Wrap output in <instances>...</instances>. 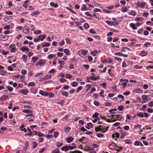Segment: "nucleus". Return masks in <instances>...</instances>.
<instances>
[{
  "mask_svg": "<svg viewBox=\"0 0 153 153\" xmlns=\"http://www.w3.org/2000/svg\"><path fill=\"white\" fill-rule=\"evenodd\" d=\"M75 148V146H63L61 148L62 151L64 150L65 152H66L69 150H72Z\"/></svg>",
  "mask_w": 153,
  "mask_h": 153,
  "instance_id": "f257e3e1",
  "label": "nucleus"
},
{
  "mask_svg": "<svg viewBox=\"0 0 153 153\" xmlns=\"http://www.w3.org/2000/svg\"><path fill=\"white\" fill-rule=\"evenodd\" d=\"M107 130V128H103L101 126H98L96 127L95 128V131H101L102 133L105 132Z\"/></svg>",
  "mask_w": 153,
  "mask_h": 153,
  "instance_id": "f03ea898",
  "label": "nucleus"
},
{
  "mask_svg": "<svg viewBox=\"0 0 153 153\" xmlns=\"http://www.w3.org/2000/svg\"><path fill=\"white\" fill-rule=\"evenodd\" d=\"M111 117H113L112 119L113 120L112 121V122H114L116 120L120 121L122 119V118L120 115H114L113 114L111 115Z\"/></svg>",
  "mask_w": 153,
  "mask_h": 153,
  "instance_id": "7ed1b4c3",
  "label": "nucleus"
},
{
  "mask_svg": "<svg viewBox=\"0 0 153 153\" xmlns=\"http://www.w3.org/2000/svg\"><path fill=\"white\" fill-rule=\"evenodd\" d=\"M9 49L11 52H15L17 51V48L14 44H12L9 47Z\"/></svg>",
  "mask_w": 153,
  "mask_h": 153,
  "instance_id": "20e7f679",
  "label": "nucleus"
},
{
  "mask_svg": "<svg viewBox=\"0 0 153 153\" xmlns=\"http://www.w3.org/2000/svg\"><path fill=\"white\" fill-rule=\"evenodd\" d=\"M88 52V51H87L81 50L79 51L78 53L80 56H85L87 54Z\"/></svg>",
  "mask_w": 153,
  "mask_h": 153,
  "instance_id": "39448f33",
  "label": "nucleus"
},
{
  "mask_svg": "<svg viewBox=\"0 0 153 153\" xmlns=\"http://www.w3.org/2000/svg\"><path fill=\"white\" fill-rule=\"evenodd\" d=\"M142 98L144 103L148 102L151 100L150 98L149 97L148 95H143L142 96Z\"/></svg>",
  "mask_w": 153,
  "mask_h": 153,
  "instance_id": "423d86ee",
  "label": "nucleus"
},
{
  "mask_svg": "<svg viewBox=\"0 0 153 153\" xmlns=\"http://www.w3.org/2000/svg\"><path fill=\"white\" fill-rule=\"evenodd\" d=\"M146 4V3L144 2H138L136 4V7H143Z\"/></svg>",
  "mask_w": 153,
  "mask_h": 153,
  "instance_id": "0eeeda50",
  "label": "nucleus"
},
{
  "mask_svg": "<svg viewBox=\"0 0 153 153\" xmlns=\"http://www.w3.org/2000/svg\"><path fill=\"white\" fill-rule=\"evenodd\" d=\"M4 20L5 22L9 23L13 21V18L11 16H7L4 18Z\"/></svg>",
  "mask_w": 153,
  "mask_h": 153,
  "instance_id": "6e6552de",
  "label": "nucleus"
},
{
  "mask_svg": "<svg viewBox=\"0 0 153 153\" xmlns=\"http://www.w3.org/2000/svg\"><path fill=\"white\" fill-rule=\"evenodd\" d=\"M116 144L114 143H112L109 145V147L110 149L111 150L114 149L116 147Z\"/></svg>",
  "mask_w": 153,
  "mask_h": 153,
  "instance_id": "1a4fd4ad",
  "label": "nucleus"
},
{
  "mask_svg": "<svg viewBox=\"0 0 153 153\" xmlns=\"http://www.w3.org/2000/svg\"><path fill=\"white\" fill-rule=\"evenodd\" d=\"M133 92L138 94H141L143 92L142 90L140 89L139 88H137L133 91Z\"/></svg>",
  "mask_w": 153,
  "mask_h": 153,
  "instance_id": "9d476101",
  "label": "nucleus"
},
{
  "mask_svg": "<svg viewBox=\"0 0 153 153\" xmlns=\"http://www.w3.org/2000/svg\"><path fill=\"white\" fill-rule=\"evenodd\" d=\"M29 31V28L27 26H25L23 29V32L25 33H27Z\"/></svg>",
  "mask_w": 153,
  "mask_h": 153,
  "instance_id": "9b49d317",
  "label": "nucleus"
},
{
  "mask_svg": "<svg viewBox=\"0 0 153 153\" xmlns=\"http://www.w3.org/2000/svg\"><path fill=\"white\" fill-rule=\"evenodd\" d=\"M8 97V96L7 95H3L0 97V100L1 101H3L7 100Z\"/></svg>",
  "mask_w": 153,
  "mask_h": 153,
  "instance_id": "f8f14e48",
  "label": "nucleus"
},
{
  "mask_svg": "<svg viewBox=\"0 0 153 153\" xmlns=\"http://www.w3.org/2000/svg\"><path fill=\"white\" fill-rule=\"evenodd\" d=\"M21 50L23 52H27L29 51V48L25 46L22 47Z\"/></svg>",
  "mask_w": 153,
  "mask_h": 153,
  "instance_id": "ddd939ff",
  "label": "nucleus"
},
{
  "mask_svg": "<svg viewBox=\"0 0 153 153\" xmlns=\"http://www.w3.org/2000/svg\"><path fill=\"white\" fill-rule=\"evenodd\" d=\"M92 148H91V147H89L88 149H87V151H88L89 150H93L94 149V148H97L98 146V145L96 144H93L92 145Z\"/></svg>",
  "mask_w": 153,
  "mask_h": 153,
  "instance_id": "4468645a",
  "label": "nucleus"
},
{
  "mask_svg": "<svg viewBox=\"0 0 153 153\" xmlns=\"http://www.w3.org/2000/svg\"><path fill=\"white\" fill-rule=\"evenodd\" d=\"M73 140L74 138L73 137H69L66 138V141L68 143H70Z\"/></svg>",
  "mask_w": 153,
  "mask_h": 153,
  "instance_id": "2eb2a0df",
  "label": "nucleus"
},
{
  "mask_svg": "<svg viewBox=\"0 0 153 153\" xmlns=\"http://www.w3.org/2000/svg\"><path fill=\"white\" fill-rule=\"evenodd\" d=\"M39 65L41 66L44 65L46 63V62L45 61L42 59H40L39 61Z\"/></svg>",
  "mask_w": 153,
  "mask_h": 153,
  "instance_id": "dca6fc26",
  "label": "nucleus"
},
{
  "mask_svg": "<svg viewBox=\"0 0 153 153\" xmlns=\"http://www.w3.org/2000/svg\"><path fill=\"white\" fill-rule=\"evenodd\" d=\"M99 52L97 51H91V55H92V56H95L97 55V54Z\"/></svg>",
  "mask_w": 153,
  "mask_h": 153,
  "instance_id": "f3484780",
  "label": "nucleus"
},
{
  "mask_svg": "<svg viewBox=\"0 0 153 153\" xmlns=\"http://www.w3.org/2000/svg\"><path fill=\"white\" fill-rule=\"evenodd\" d=\"M41 126H43L42 128H47L48 127L49 124L47 123L44 122L42 123Z\"/></svg>",
  "mask_w": 153,
  "mask_h": 153,
  "instance_id": "a211bd4d",
  "label": "nucleus"
},
{
  "mask_svg": "<svg viewBox=\"0 0 153 153\" xmlns=\"http://www.w3.org/2000/svg\"><path fill=\"white\" fill-rule=\"evenodd\" d=\"M3 68V67L2 66H0V74L1 75H4L5 73V72L2 70V69Z\"/></svg>",
  "mask_w": 153,
  "mask_h": 153,
  "instance_id": "6ab92c4d",
  "label": "nucleus"
},
{
  "mask_svg": "<svg viewBox=\"0 0 153 153\" xmlns=\"http://www.w3.org/2000/svg\"><path fill=\"white\" fill-rule=\"evenodd\" d=\"M46 37V36L44 34L40 35H39V38L40 39L41 41H43V39Z\"/></svg>",
  "mask_w": 153,
  "mask_h": 153,
  "instance_id": "aec40b11",
  "label": "nucleus"
},
{
  "mask_svg": "<svg viewBox=\"0 0 153 153\" xmlns=\"http://www.w3.org/2000/svg\"><path fill=\"white\" fill-rule=\"evenodd\" d=\"M50 4L52 7H53L56 8L58 6L57 3H55L53 2H51Z\"/></svg>",
  "mask_w": 153,
  "mask_h": 153,
  "instance_id": "412c9836",
  "label": "nucleus"
},
{
  "mask_svg": "<svg viewBox=\"0 0 153 153\" xmlns=\"http://www.w3.org/2000/svg\"><path fill=\"white\" fill-rule=\"evenodd\" d=\"M58 62L60 64V68H62L63 66L65 64V62L63 61L59 60L58 61Z\"/></svg>",
  "mask_w": 153,
  "mask_h": 153,
  "instance_id": "4be33fe9",
  "label": "nucleus"
},
{
  "mask_svg": "<svg viewBox=\"0 0 153 153\" xmlns=\"http://www.w3.org/2000/svg\"><path fill=\"white\" fill-rule=\"evenodd\" d=\"M130 27L133 30L137 29V27L135 24L133 23H130Z\"/></svg>",
  "mask_w": 153,
  "mask_h": 153,
  "instance_id": "5701e85b",
  "label": "nucleus"
},
{
  "mask_svg": "<svg viewBox=\"0 0 153 153\" xmlns=\"http://www.w3.org/2000/svg\"><path fill=\"white\" fill-rule=\"evenodd\" d=\"M130 49L126 47H123L122 49L121 50V51L124 52H125L127 50L129 51L130 50Z\"/></svg>",
  "mask_w": 153,
  "mask_h": 153,
  "instance_id": "b1692460",
  "label": "nucleus"
},
{
  "mask_svg": "<svg viewBox=\"0 0 153 153\" xmlns=\"http://www.w3.org/2000/svg\"><path fill=\"white\" fill-rule=\"evenodd\" d=\"M23 112L25 113H27L28 114H30L32 112V111L29 109L24 110L23 111Z\"/></svg>",
  "mask_w": 153,
  "mask_h": 153,
  "instance_id": "393cba45",
  "label": "nucleus"
},
{
  "mask_svg": "<svg viewBox=\"0 0 153 153\" xmlns=\"http://www.w3.org/2000/svg\"><path fill=\"white\" fill-rule=\"evenodd\" d=\"M88 126H86V128L88 129H89L92 127V124L91 123H89L87 124Z\"/></svg>",
  "mask_w": 153,
  "mask_h": 153,
  "instance_id": "a878e982",
  "label": "nucleus"
},
{
  "mask_svg": "<svg viewBox=\"0 0 153 153\" xmlns=\"http://www.w3.org/2000/svg\"><path fill=\"white\" fill-rule=\"evenodd\" d=\"M147 53L146 51H143L140 53V55L142 56H145L147 55Z\"/></svg>",
  "mask_w": 153,
  "mask_h": 153,
  "instance_id": "bb28decb",
  "label": "nucleus"
},
{
  "mask_svg": "<svg viewBox=\"0 0 153 153\" xmlns=\"http://www.w3.org/2000/svg\"><path fill=\"white\" fill-rule=\"evenodd\" d=\"M9 37L7 36H3L1 38V40L3 41H6L8 39Z\"/></svg>",
  "mask_w": 153,
  "mask_h": 153,
  "instance_id": "cd10ccee",
  "label": "nucleus"
},
{
  "mask_svg": "<svg viewBox=\"0 0 153 153\" xmlns=\"http://www.w3.org/2000/svg\"><path fill=\"white\" fill-rule=\"evenodd\" d=\"M61 94L62 95L65 96L66 97H67L68 95V93L66 91L62 92Z\"/></svg>",
  "mask_w": 153,
  "mask_h": 153,
  "instance_id": "c85d7f7f",
  "label": "nucleus"
},
{
  "mask_svg": "<svg viewBox=\"0 0 153 153\" xmlns=\"http://www.w3.org/2000/svg\"><path fill=\"white\" fill-rule=\"evenodd\" d=\"M22 59L23 60V61L25 62H26L27 61V56L25 55H23L22 56Z\"/></svg>",
  "mask_w": 153,
  "mask_h": 153,
  "instance_id": "c756f323",
  "label": "nucleus"
},
{
  "mask_svg": "<svg viewBox=\"0 0 153 153\" xmlns=\"http://www.w3.org/2000/svg\"><path fill=\"white\" fill-rule=\"evenodd\" d=\"M39 13H40L39 11V10H37L36 11H34V12H33V13H31V15L32 16H33L34 15H36V14L38 15L39 14Z\"/></svg>",
  "mask_w": 153,
  "mask_h": 153,
  "instance_id": "7c9ffc66",
  "label": "nucleus"
},
{
  "mask_svg": "<svg viewBox=\"0 0 153 153\" xmlns=\"http://www.w3.org/2000/svg\"><path fill=\"white\" fill-rule=\"evenodd\" d=\"M105 62L111 63L112 62V60L111 58H108L107 59H105Z\"/></svg>",
  "mask_w": 153,
  "mask_h": 153,
  "instance_id": "2f4dec72",
  "label": "nucleus"
},
{
  "mask_svg": "<svg viewBox=\"0 0 153 153\" xmlns=\"http://www.w3.org/2000/svg\"><path fill=\"white\" fill-rule=\"evenodd\" d=\"M64 52L68 56L69 55L70 51L67 49H65L64 50Z\"/></svg>",
  "mask_w": 153,
  "mask_h": 153,
  "instance_id": "473e14b6",
  "label": "nucleus"
},
{
  "mask_svg": "<svg viewBox=\"0 0 153 153\" xmlns=\"http://www.w3.org/2000/svg\"><path fill=\"white\" fill-rule=\"evenodd\" d=\"M137 116L138 117H140L141 118H142L144 117V114L142 113L139 112L137 114Z\"/></svg>",
  "mask_w": 153,
  "mask_h": 153,
  "instance_id": "72a5a7b5",
  "label": "nucleus"
},
{
  "mask_svg": "<svg viewBox=\"0 0 153 153\" xmlns=\"http://www.w3.org/2000/svg\"><path fill=\"white\" fill-rule=\"evenodd\" d=\"M52 152V153H59V149H56L55 150H53Z\"/></svg>",
  "mask_w": 153,
  "mask_h": 153,
  "instance_id": "f704fd0d",
  "label": "nucleus"
},
{
  "mask_svg": "<svg viewBox=\"0 0 153 153\" xmlns=\"http://www.w3.org/2000/svg\"><path fill=\"white\" fill-rule=\"evenodd\" d=\"M33 61V62L34 63H35L36 62H37L38 59H39V58L37 57H33L32 58Z\"/></svg>",
  "mask_w": 153,
  "mask_h": 153,
  "instance_id": "c9c22d12",
  "label": "nucleus"
},
{
  "mask_svg": "<svg viewBox=\"0 0 153 153\" xmlns=\"http://www.w3.org/2000/svg\"><path fill=\"white\" fill-rule=\"evenodd\" d=\"M56 55H54L53 54H51L49 55L48 56V58L49 59H51L53 58L54 57H55L56 56Z\"/></svg>",
  "mask_w": 153,
  "mask_h": 153,
  "instance_id": "e433bc0d",
  "label": "nucleus"
},
{
  "mask_svg": "<svg viewBox=\"0 0 153 153\" xmlns=\"http://www.w3.org/2000/svg\"><path fill=\"white\" fill-rule=\"evenodd\" d=\"M28 92L27 90H23L22 91L21 93L24 94H26Z\"/></svg>",
  "mask_w": 153,
  "mask_h": 153,
  "instance_id": "4c0bfd02",
  "label": "nucleus"
},
{
  "mask_svg": "<svg viewBox=\"0 0 153 153\" xmlns=\"http://www.w3.org/2000/svg\"><path fill=\"white\" fill-rule=\"evenodd\" d=\"M65 132H68L71 129V128L69 127H65Z\"/></svg>",
  "mask_w": 153,
  "mask_h": 153,
  "instance_id": "58836bf2",
  "label": "nucleus"
},
{
  "mask_svg": "<svg viewBox=\"0 0 153 153\" xmlns=\"http://www.w3.org/2000/svg\"><path fill=\"white\" fill-rule=\"evenodd\" d=\"M105 22L108 25H110L111 26L113 25V23L111 22L110 21H106Z\"/></svg>",
  "mask_w": 153,
  "mask_h": 153,
  "instance_id": "ea45409f",
  "label": "nucleus"
},
{
  "mask_svg": "<svg viewBox=\"0 0 153 153\" xmlns=\"http://www.w3.org/2000/svg\"><path fill=\"white\" fill-rule=\"evenodd\" d=\"M89 25L87 23H85L83 25L84 27L86 29H87L89 28Z\"/></svg>",
  "mask_w": 153,
  "mask_h": 153,
  "instance_id": "a19ab883",
  "label": "nucleus"
},
{
  "mask_svg": "<svg viewBox=\"0 0 153 153\" xmlns=\"http://www.w3.org/2000/svg\"><path fill=\"white\" fill-rule=\"evenodd\" d=\"M151 43L148 42H145L144 44V46L145 47H148L151 45Z\"/></svg>",
  "mask_w": 153,
  "mask_h": 153,
  "instance_id": "79ce46f5",
  "label": "nucleus"
},
{
  "mask_svg": "<svg viewBox=\"0 0 153 153\" xmlns=\"http://www.w3.org/2000/svg\"><path fill=\"white\" fill-rule=\"evenodd\" d=\"M66 43L68 44H70L71 43V41L69 38H66L65 39Z\"/></svg>",
  "mask_w": 153,
  "mask_h": 153,
  "instance_id": "37998d69",
  "label": "nucleus"
},
{
  "mask_svg": "<svg viewBox=\"0 0 153 153\" xmlns=\"http://www.w3.org/2000/svg\"><path fill=\"white\" fill-rule=\"evenodd\" d=\"M83 7H82L81 8V10H82L85 11V10H86L87 9V8H86V6L85 4H83Z\"/></svg>",
  "mask_w": 153,
  "mask_h": 153,
  "instance_id": "c03bdc74",
  "label": "nucleus"
},
{
  "mask_svg": "<svg viewBox=\"0 0 153 153\" xmlns=\"http://www.w3.org/2000/svg\"><path fill=\"white\" fill-rule=\"evenodd\" d=\"M129 14L131 15L134 16H135L136 13V12L134 10H131L130 13Z\"/></svg>",
  "mask_w": 153,
  "mask_h": 153,
  "instance_id": "a18cd8bd",
  "label": "nucleus"
},
{
  "mask_svg": "<svg viewBox=\"0 0 153 153\" xmlns=\"http://www.w3.org/2000/svg\"><path fill=\"white\" fill-rule=\"evenodd\" d=\"M54 94L52 92H50L48 94V96L50 98L53 97H54Z\"/></svg>",
  "mask_w": 153,
  "mask_h": 153,
  "instance_id": "49530a36",
  "label": "nucleus"
},
{
  "mask_svg": "<svg viewBox=\"0 0 153 153\" xmlns=\"http://www.w3.org/2000/svg\"><path fill=\"white\" fill-rule=\"evenodd\" d=\"M121 10L123 12H125L128 11V9L127 7H125L122 9Z\"/></svg>",
  "mask_w": 153,
  "mask_h": 153,
  "instance_id": "de8ad7c7",
  "label": "nucleus"
},
{
  "mask_svg": "<svg viewBox=\"0 0 153 153\" xmlns=\"http://www.w3.org/2000/svg\"><path fill=\"white\" fill-rule=\"evenodd\" d=\"M103 10L104 12L106 13H110L111 12V11L109 10H108L106 9H103Z\"/></svg>",
  "mask_w": 153,
  "mask_h": 153,
  "instance_id": "09e8293b",
  "label": "nucleus"
},
{
  "mask_svg": "<svg viewBox=\"0 0 153 153\" xmlns=\"http://www.w3.org/2000/svg\"><path fill=\"white\" fill-rule=\"evenodd\" d=\"M78 85V83L75 81L73 82L72 85L73 87H76Z\"/></svg>",
  "mask_w": 153,
  "mask_h": 153,
  "instance_id": "8fccbe9b",
  "label": "nucleus"
},
{
  "mask_svg": "<svg viewBox=\"0 0 153 153\" xmlns=\"http://www.w3.org/2000/svg\"><path fill=\"white\" fill-rule=\"evenodd\" d=\"M82 86H80L79 87L77 88L76 91V93L78 92L79 91H80L81 89H82Z\"/></svg>",
  "mask_w": 153,
  "mask_h": 153,
  "instance_id": "3c124183",
  "label": "nucleus"
},
{
  "mask_svg": "<svg viewBox=\"0 0 153 153\" xmlns=\"http://www.w3.org/2000/svg\"><path fill=\"white\" fill-rule=\"evenodd\" d=\"M33 148H35L37 146L38 143L37 142H34L33 143Z\"/></svg>",
  "mask_w": 153,
  "mask_h": 153,
  "instance_id": "603ef678",
  "label": "nucleus"
},
{
  "mask_svg": "<svg viewBox=\"0 0 153 153\" xmlns=\"http://www.w3.org/2000/svg\"><path fill=\"white\" fill-rule=\"evenodd\" d=\"M99 114L97 112L95 113L92 116V117H98Z\"/></svg>",
  "mask_w": 153,
  "mask_h": 153,
  "instance_id": "864d4df0",
  "label": "nucleus"
},
{
  "mask_svg": "<svg viewBox=\"0 0 153 153\" xmlns=\"http://www.w3.org/2000/svg\"><path fill=\"white\" fill-rule=\"evenodd\" d=\"M43 72H42L40 73H36L35 75V77H37L39 76V75H42L43 74Z\"/></svg>",
  "mask_w": 153,
  "mask_h": 153,
  "instance_id": "5fc2aeb1",
  "label": "nucleus"
},
{
  "mask_svg": "<svg viewBox=\"0 0 153 153\" xmlns=\"http://www.w3.org/2000/svg\"><path fill=\"white\" fill-rule=\"evenodd\" d=\"M63 145L62 143H60L59 142H57L56 143V146L58 147H60Z\"/></svg>",
  "mask_w": 153,
  "mask_h": 153,
  "instance_id": "6e6d98bb",
  "label": "nucleus"
},
{
  "mask_svg": "<svg viewBox=\"0 0 153 153\" xmlns=\"http://www.w3.org/2000/svg\"><path fill=\"white\" fill-rule=\"evenodd\" d=\"M114 59L118 61L121 62L122 61V59L121 58L117 57H114Z\"/></svg>",
  "mask_w": 153,
  "mask_h": 153,
  "instance_id": "4d7b16f0",
  "label": "nucleus"
},
{
  "mask_svg": "<svg viewBox=\"0 0 153 153\" xmlns=\"http://www.w3.org/2000/svg\"><path fill=\"white\" fill-rule=\"evenodd\" d=\"M59 80L61 82H64L66 81V80L63 78H60Z\"/></svg>",
  "mask_w": 153,
  "mask_h": 153,
  "instance_id": "13d9d810",
  "label": "nucleus"
},
{
  "mask_svg": "<svg viewBox=\"0 0 153 153\" xmlns=\"http://www.w3.org/2000/svg\"><path fill=\"white\" fill-rule=\"evenodd\" d=\"M57 55L58 57H62L63 56V53H62L57 52Z\"/></svg>",
  "mask_w": 153,
  "mask_h": 153,
  "instance_id": "bf43d9fd",
  "label": "nucleus"
},
{
  "mask_svg": "<svg viewBox=\"0 0 153 153\" xmlns=\"http://www.w3.org/2000/svg\"><path fill=\"white\" fill-rule=\"evenodd\" d=\"M27 71L25 70H23L21 71V73L22 74L25 75L27 74Z\"/></svg>",
  "mask_w": 153,
  "mask_h": 153,
  "instance_id": "052dcab7",
  "label": "nucleus"
},
{
  "mask_svg": "<svg viewBox=\"0 0 153 153\" xmlns=\"http://www.w3.org/2000/svg\"><path fill=\"white\" fill-rule=\"evenodd\" d=\"M97 136L99 138L102 137H103L104 134L101 133H99L97 134Z\"/></svg>",
  "mask_w": 153,
  "mask_h": 153,
  "instance_id": "680f3d73",
  "label": "nucleus"
},
{
  "mask_svg": "<svg viewBox=\"0 0 153 153\" xmlns=\"http://www.w3.org/2000/svg\"><path fill=\"white\" fill-rule=\"evenodd\" d=\"M104 93V91L103 90H102L101 91V92L100 93V95L101 96L104 97V96L103 94Z\"/></svg>",
  "mask_w": 153,
  "mask_h": 153,
  "instance_id": "e2e57ef3",
  "label": "nucleus"
},
{
  "mask_svg": "<svg viewBox=\"0 0 153 153\" xmlns=\"http://www.w3.org/2000/svg\"><path fill=\"white\" fill-rule=\"evenodd\" d=\"M65 44V41L62 40L61 42H59V45L61 46H62Z\"/></svg>",
  "mask_w": 153,
  "mask_h": 153,
  "instance_id": "0e129e2a",
  "label": "nucleus"
},
{
  "mask_svg": "<svg viewBox=\"0 0 153 153\" xmlns=\"http://www.w3.org/2000/svg\"><path fill=\"white\" fill-rule=\"evenodd\" d=\"M45 79H50L51 78V75H47L45 76Z\"/></svg>",
  "mask_w": 153,
  "mask_h": 153,
  "instance_id": "69168bd1",
  "label": "nucleus"
},
{
  "mask_svg": "<svg viewBox=\"0 0 153 153\" xmlns=\"http://www.w3.org/2000/svg\"><path fill=\"white\" fill-rule=\"evenodd\" d=\"M66 78L68 79H71L72 78V76L70 75L69 74H67L65 76Z\"/></svg>",
  "mask_w": 153,
  "mask_h": 153,
  "instance_id": "338daca9",
  "label": "nucleus"
},
{
  "mask_svg": "<svg viewBox=\"0 0 153 153\" xmlns=\"http://www.w3.org/2000/svg\"><path fill=\"white\" fill-rule=\"evenodd\" d=\"M59 133L58 132H55L54 133V136L56 138L59 135Z\"/></svg>",
  "mask_w": 153,
  "mask_h": 153,
  "instance_id": "774afa93",
  "label": "nucleus"
}]
</instances>
